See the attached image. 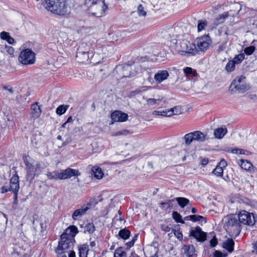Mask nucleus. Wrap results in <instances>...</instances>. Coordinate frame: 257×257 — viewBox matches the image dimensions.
Segmentation results:
<instances>
[{"label":"nucleus","instance_id":"5fc2aeb1","mask_svg":"<svg viewBox=\"0 0 257 257\" xmlns=\"http://www.w3.org/2000/svg\"><path fill=\"white\" fill-rule=\"evenodd\" d=\"M138 12L140 16H146V12L144 11L142 5H140L138 7Z\"/></svg>","mask_w":257,"mask_h":257},{"label":"nucleus","instance_id":"f257e3e1","mask_svg":"<svg viewBox=\"0 0 257 257\" xmlns=\"http://www.w3.org/2000/svg\"><path fill=\"white\" fill-rule=\"evenodd\" d=\"M43 5L48 11L57 15H64L67 13L66 0H43Z\"/></svg>","mask_w":257,"mask_h":257},{"label":"nucleus","instance_id":"bf43d9fd","mask_svg":"<svg viewBox=\"0 0 257 257\" xmlns=\"http://www.w3.org/2000/svg\"><path fill=\"white\" fill-rule=\"evenodd\" d=\"M129 133V132L127 130H123L121 131L117 132L113 135L114 136H118L120 135H126Z\"/></svg>","mask_w":257,"mask_h":257},{"label":"nucleus","instance_id":"3c124183","mask_svg":"<svg viewBox=\"0 0 257 257\" xmlns=\"http://www.w3.org/2000/svg\"><path fill=\"white\" fill-rule=\"evenodd\" d=\"M172 232H173L175 236L180 240H181L183 238V234L181 231L179 229H172Z\"/></svg>","mask_w":257,"mask_h":257},{"label":"nucleus","instance_id":"864d4df0","mask_svg":"<svg viewBox=\"0 0 257 257\" xmlns=\"http://www.w3.org/2000/svg\"><path fill=\"white\" fill-rule=\"evenodd\" d=\"M56 253L57 254L58 257H67L66 253L67 251L64 250H59L58 248H56Z\"/></svg>","mask_w":257,"mask_h":257},{"label":"nucleus","instance_id":"a19ab883","mask_svg":"<svg viewBox=\"0 0 257 257\" xmlns=\"http://www.w3.org/2000/svg\"><path fill=\"white\" fill-rule=\"evenodd\" d=\"M208 23L206 20H201L198 21L197 29L198 32L203 30L207 25Z\"/></svg>","mask_w":257,"mask_h":257},{"label":"nucleus","instance_id":"49530a36","mask_svg":"<svg viewBox=\"0 0 257 257\" xmlns=\"http://www.w3.org/2000/svg\"><path fill=\"white\" fill-rule=\"evenodd\" d=\"M235 65L234 62L229 60L226 65L225 70L229 72L232 71L235 68Z\"/></svg>","mask_w":257,"mask_h":257},{"label":"nucleus","instance_id":"2f4dec72","mask_svg":"<svg viewBox=\"0 0 257 257\" xmlns=\"http://www.w3.org/2000/svg\"><path fill=\"white\" fill-rule=\"evenodd\" d=\"M163 100V97H159L158 98H147L146 99L147 104L148 106H152L154 105H159L160 102Z\"/></svg>","mask_w":257,"mask_h":257},{"label":"nucleus","instance_id":"f8f14e48","mask_svg":"<svg viewBox=\"0 0 257 257\" xmlns=\"http://www.w3.org/2000/svg\"><path fill=\"white\" fill-rule=\"evenodd\" d=\"M111 123L114 122H124L128 118L127 114L120 110H115L111 114Z\"/></svg>","mask_w":257,"mask_h":257},{"label":"nucleus","instance_id":"a18cd8bd","mask_svg":"<svg viewBox=\"0 0 257 257\" xmlns=\"http://www.w3.org/2000/svg\"><path fill=\"white\" fill-rule=\"evenodd\" d=\"M184 72L186 75H192L193 76L197 75L196 70H193L192 68L189 67L184 68Z\"/></svg>","mask_w":257,"mask_h":257},{"label":"nucleus","instance_id":"bb28decb","mask_svg":"<svg viewBox=\"0 0 257 257\" xmlns=\"http://www.w3.org/2000/svg\"><path fill=\"white\" fill-rule=\"evenodd\" d=\"M91 52L89 46L86 43H82L77 48L76 53H90Z\"/></svg>","mask_w":257,"mask_h":257},{"label":"nucleus","instance_id":"8fccbe9b","mask_svg":"<svg viewBox=\"0 0 257 257\" xmlns=\"http://www.w3.org/2000/svg\"><path fill=\"white\" fill-rule=\"evenodd\" d=\"M255 47L251 46L245 48L244 49V52L247 55H251L255 51Z\"/></svg>","mask_w":257,"mask_h":257},{"label":"nucleus","instance_id":"6ab92c4d","mask_svg":"<svg viewBox=\"0 0 257 257\" xmlns=\"http://www.w3.org/2000/svg\"><path fill=\"white\" fill-rule=\"evenodd\" d=\"M234 242L232 238H227L222 243V247L229 253L234 250Z\"/></svg>","mask_w":257,"mask_h":257},{"label":"nucleus","instance_id":"37998d69","mask_svg":"<svg viewBox=\"0 0 257 257\" xmlns=\"http://www.w3.org/2000/svg\"><path fill=\"white\" fill-rule=\"evenodd\" d=\"M172 217L176 222L184 223V221L182 219V216L177 211H174L172 213Z\"/></svg>","mask_w":257,"mask_h":257},{"label":"nucleus","instance_id":"0eeeda50","mask_svg":"<svg viewBox=\"0 0 257 257\" xmlns=\"http://www.w3.org/2000/svg\"><path fill=\"white\" fill-rule=\"evenodd\" d=\"M74 242L75 239L72 235H69L68 233H63L61 236V239L57 248L59 250H66L71 248Z\"/></svg>","mask_w":257,"mask_h":257},{"label":"nucleus","instance_id":"2eb2a0df","mask_svg":"<svg viewBox=\"0 0 257 257\" xmlns=\"http://www.w3.org/2000/svg\"><path fill=\"white\" fill-rule=\"evenodd\" d=\"M10 189L14 192H18L20 188L19 176L17 174L13 176L10 180Z\"/></svg>","mask_w":257,"mask_h":257},{"label":"nucleus","instance_id":"052dcab7","mask_svg":"<svg viewBox=\"0 0 257 257\" xmlns=\"http://www.w3.org/2000/svg\"><path fill=\"white\" fill-rule=\"evenodd\" d=\"M226 253H223L220 251L215 250L214 252V257H226Z\"/></svg>","mask_w":257,"mask_h":257},{"label":"nucleus","instance_id":"ddd939ff","mask_svg":"<svg viewBox=\"0 0 257 257\" xmlns=\"http://www.w3.org/2000/svg\"><path fill=\"white\" fill-rule=\"evenodd\" d=\"M80 173L78 171L71 168H67L63 170L60 173H58V179H66L69 178L72 176H76L79 175Z\"/></svg>","mask_w":257,"mask_h":257},{"label":"nucleus","instance_id":"c9c22d12","mask_svg":"<svg viewBox=\"0 0 257 257\" xmlns=\"http://www.w3.org/2000/svg\"><path fill=\"white\" fill-rule=\"evenodd\" d=\"M102 200V199L100 197L91 198L89 202L87 203V206L89 207V208L91 207H94L98 202L101 201Z\"/></svg>","mask_w":257,"mask_h":257},{"label":"nucleus","instance_id":"72a5a7b5","mask_svg":"<svg viewBox=\"0 0 257 257\" xmlns=\"http://www.w3.org/2000/svg\"><path fill=\"white\" fill-rule=\"evenodd\" d=\"M204 217L201 215H191L186 216L184 217V220H191L193 222H196L198 221H200L202 219H204Z\"/></svg>","mask_w":257,"mask_h":257},{"label":"nucleus","instance_id":"20e7f679","mask_svg":"<svg viewBox=\"0 0 257 257\" xmlns=\"http://www.w3.org/2000/svg\"><path fill=\"white\" fill-rule=\"evenodd\" d=\"M183 139L186 145L188 146L193 141L203 143L208 140L209 138L206 134L199 131H196L186 134Z\"/></svg>","mask_w":257,"mask_h":257},{"label":"nucleus","instance_id":"0e129e2a","mask_svg":"<svg viewBox=\"0 0 257 257\" xmlns=\"http://www.w3.org/2000/svg\"><path fill=\"white\" fill-rule=\"evenodd\" d=\"M227 166V163L224 160H222L220 161L218 165L217 166H219L221 168H225Z\"/></svg>","mask_w":257,"mask_h":257},{"label":"nucleus","instance_id":"13d9d810","mask_svg":"<svg viewBox=\"0 0 257 257\" xmlns=\"http://www.w3.org/2000/svg\"><path fill=\"white\" fill-rule=\"evenodd\" d=\"M225 48H226V43H222V44H220L218 46L216 51L218 53H219L221 52L224 51Z\"/></svg>","mask_w":257,"mask_h":257},{"label":"nucleus","instance_id":"4d7b16f0","mask_svg":"<svg viewBox=\"0 0 257 257\" xmlns=\"http://www.w3.org/2000/svg\"><path fill=\"white\" fill-rule=\"evenodd\" d=\"M5 49L6 50L7 52L10 55H13L15 52V50L14 48L12 46L6 45Z\"/></svg>","mask_w":257,"mask_h":257},{"label":"nucleus","instance_id":"7ed1b4c3","mask_svg":"<svg viewBox=\"0 0 257 257\" xmlns=\"http://www.w3.org/2000/svg\"><path fill=\"white\" fill-rule=\"evenodd\" d=\"M224 221V228L229 236H236L240 233L241 223L237 217L233 215L227 216Z\"/></svg>","mask_w":257,"mask_h":257},{"label":"nucleus","instance_id":"412c9836","mask_svg":"<svg viewBox=\"0 0 257 257\" xmlns=\"http://www.w3.org/2000/svg\"><path fill=\"white\" fill-rule=\"evenodd\" d=\"M32 112L31 115L34 118H37L39 117L41 110L38 103L33 104L31 106Z\"/></svg>","mask_w":257,"mask_h":257},{"label":"nucleus","instance_id":"4468645a","mask_svg":"<svg viewBox=\"0 0 257 257\" xmlns=\"http://www.w3.org/2000/svg\"><path fill=\"white\" fill-rule=\"evenodd\" d=\"M169 74L167 70H159L154 75V79L157 83H161L162 82L166 80L169 77Z\"/></svg>","mask_w":257,"mask_h":257},{"label":"nucleus","instance_id":"423d86ee","mask_svg":"<svg viewBox=\"0 0 257 257\" xmlns=\"http://www.w3.org/2000/svg\"><path fill=\"white\" fill-rule=\"evenodd\" d=\"M173 43H175L174 42ZM175 44L178 51L192 54H195L197 52L196 45L187 40H183L179 43L176 42Z\"/></svg>","mask_w":257,"mask_h":257},{"label":"nucleus","instance_id":"ea45409f","mask_svg":"<svg viewBox=\"0 0 257 257\" xmlns=\"http://www.w3.org/2000/svg\"><path fill=\"white\" fill-rule=\"evenodd\" d=\"M68 231H69V233H68L70 235H72L74 237V236L77 234L78 232V229L77 227H76L74 225L70 226L66 230V232L67 233Z\"/></svg>","mask_w":257,"mask_h":257},{"label":"nucleus","instance_id":"4c0bfd02","mask_svg":"<svg viewBox=\"0 0 257 257\" xmlns=\"http://www.w3.org/2000/svg\"><path fill=\"white\" fill-rule=\"evenodd\" d=\"M232 10H231L230 11H233L234 13L231 15V16H234L235 15H236L238 13V12L241 10V5L238 3H234L232 7Z\"/></svg>","mask_w":257,"mask_h":257},{"label":"nucleus","instance_id":"f704fd0d","mask_svg":"<svg viewBox=\"0 0 257 257\" xmlns=\"http://www.w3.org/2000/svg\"><path fill=\"white\" fill-rule=\"evenodd\" d=\"M88 247L86 245H83L79 248L80 257H87Z\"/></svg>","mask_w":257,"mask_h":257},{"label":"nucleus","instance_id":"c756f323","mask_svg":"<svg viewBox=\"0 0 257 257\" xmlns=\"http://www.w3.org/2000/svg\"><path fill=\"white\" fill-rule=\"evenodd\" d=\"M239 164L242 169L246 171H250L253 167L252 164L247 160H240Z\"/></svg>","mask_w":257,"mask_h":257},{"label":"nucleus","instance_id":"dca6fc26","mask_svg":"<svg viewBox=\"0 0 257 257\" xmlns=\"http://www.w3.org/2000/svg\"><path fill=\"white\" fill-rule=\"evenodd\" d=\"M94 56L92 51L90 53H76V58L78 61L84 63L87 61L90 58Z\"/></svg>","mask_w":257,"mask_h":257},{"label":"nucleus","instance_id":"a211bd4d","mask_svg":"<svg viewBox=\"0 0 257 257\" xmlns=\"http://www.w3.org/2000/svg\"><path fill=\"white\" fill-rule=\"evenodd\" d=\"M116 71H122V77H126L131 75L130 70L131 69V66L129 64H125L124 66H118L116 68Z\"/></svg>","mask_w":257,"mask_h":257},{"label":"nucleus","instance_id":"7c9ffc66","mask_svg":"<svg viewBox=\"0 0 257 257\" xmlns=\"http://www.w3.org/2000/svg\"><path fill=\"white\" fill-rule=\"evenodd\" d=\"M175 199L181 208H184L186 206L188 205L190 202L189 199L184 197H177Z\"/></svg>","mask_w":257,"mask_h":257},{"label":"nucleus","instance_id":"6e6d98bb","mask_svg":"<svg viewBox=\"0 0 257 257\" xmlns=\"http://www.w3.org/2000/svg\"><path fill=\"white\" fill-rule=\"evenodd\" d=\"M30 158L29 156H25L23 157V160L26 168L33 166V165L29 162V159Z\"/></svg>","mask_w":257,"mask_h":257},{"label":"nucleus","instance_id":"9b49d317","mask_svg":"<svg viewBox=\"0 0 257 257\" xmlns=\"http://www.w3.org/2000/svg\"><path fill=\"white\" fill-rule=\"evenodd\" d=\"M190 236L194 237L198 241L203 242L206 239V234L202 231L199 226H197L194 229L191 230Z\"/></svg>","mask_w":257,"mask_h":257},{"label":"nucleus","instance_id":"de8ad7c7","mask_svg":"<svg viewBox=\"0 0 257 257\" xmlns=\"http://www.w3.org/2000/svg\"><path fill=\"white\" fill-rule=\"evenodd\" d=\"M223 169L219 166H216V167L213 171V173L217 176H221L223 174Z\"/></svg>","mask_w":257,"mask_h":257},{"label":"nucleus","instance_id":"393cba45","mask_svg":"<svg viewBox=\"0 0 257 257\" xmlns=\"http://www.w3.org/2000/svg\"><path fill=\"white\" fill-rule=\"evenodd\" d=\"M183 249L184 251V253L189 257L192 256L195 251V247L192 244L184 245Z\"/></svg>","mask_w":257,"mask_h":257},{"label":"nucleus","instance_id":"b1692460","mask_svg":"<svg viewBox=\"0 0 257 257\" xmlns=\"http://www.w3.org/2000/svg\"><path fill=\"white\" fill-rule=\"evenodd\" d=\"M21 247L17 245H13V246L10 249V251L12 257H20L21 253Z\"/></svg>","mask_w":257,"mask_h":257},{"label":"nucleus","instance_id":"c03bdc74","mask_svg":"<svg viewBox=\"0 0 257 257\" xmlns=\"http://www.w3.org/2000/svg\"><path fill=\"white\" fill-rule=\"evenodd\" d=\"M168 109L164 110L163 111L154 110L153 114L156 115H161L165 117H170V114L168 112Z\"/></svg>","mask_w":257,"mask_h":257},{"label":"nucleus","instance_id":"58836bf2","mask_svg":"<svg viewBox=\"0 0 257 257\" xmlns=\"http://www.w3.org/2000/svg\"><path fill=\"white\" fill-rule=\"evenodd\" d=\"M126 253L121 247L117 248L114 252V257H126Z\"/></svg>","mask_w":257,"mask_h":257},{"label":"nucleus","instance_id":"6e6552de","mask_svg":"<svg viewBox=\"0 0 257 257\" xmlns=\"http://www.w3.org/2000/svg\"><path fill=\"white\" fill-rule=\"evenodd\" d=\"M245 77L240 76L236 78L231 83L230 88L231 90L236 91L239 93H243L247 90L245 84Z\"/></svg>","mask_w":257,"mask_h":257},{"label":"nucleus","instance_id":"9d476101","mask_svg":"<svg viewBox=\"0 0 257 257\" xmlns=\"http://www.w3.org/2000/svg\"><path fill=\"white\" fill-rule=\"evenodd\" d=\"M212 41L210 38L207 35L198 38L196 40L197 52L200 51L204 52L206 51L210 46Z\"/></svg>","mask_w":257,"mask_h":257},{"label":"nucleus","instance_id":"f3484780","mask_svg":"<svg viewBox=\"0 0 257 257\" xmlns=\"http://www.w3.org/2000/svg\"><path fill=\"white\" fill-rule=\"evenodd\" d=\"M227 133V128L225 126H222L219 128H217L214 130L213 135L216 139H221Z\"/></svg>","mask_w":257,"mask_h":257},{"label":"nucleus","instance_id":"39448f33","mask_svg":"<svg viewBox=\"0 0 257 257\" xmlns=\"http://www.w3.org/2000/svg\"><path fill=\"white\" fill-rule=\"evenodd\" d=\"M19 61L23 65H31L35 62V53L31 49L23 50L18 57Z\"/></svg>","mask_w":257,"mask_h":257},{"label":"nucleus","instance_id":"774afa93","mask_svg":"<svg viewBox=\"0 0 257 257\" xmlns=\"http://www.w3.org/2000/svg\"><path fill=\"white\" fill-rule=\"evenodd\" d=\"M252 251L257 254V241L252 243Z\"/></svg>","mask_w":257,"mask_h":257},{"label":"nucleus","instance_id":"e2e57ef3","mask_svg":"<svg viewBox=\"0 0 257 257\" xmlns=\"http://www.w3.org/2000/svg\"><path fill=\"white\" fill-rule=\"evenodd\" d=\"M161 229L165 232H169L171 230V228L166 224L161 225Z\"/></svg>","mask_w":257,"mask_h":257},{"label":"nucleus","instance_id":"c85d7f7f","mask_svg":"<svg viewBox=\"0 0 257 257\" xmlns=\"http://www.w3.org/2000/svg\"><path fill=\"white\" fill-rule=\"evenodd\" d=\"M168 112L170 114V116L173 115H179L183 112L182 107L180 105L174 106V107L168 109Z\"/></svg>","mask_w":257,"mask_h":257},{"label":"nucleus","instance_id":"680f3d73","mask_svg":"<svg viewBox=\"0 0 257 257\" xmlns=\"http://www.w3.org/2000/svg\"><path fill=\"white\" fill-rule=\"evenodd\" d=\"M217 239L214 236L210 241V246L215 247L217 244Z\"/></svg>","mask_w":257,"mask_h":257},{"label":"nucleus","instance_id":"1a4fd4ad","mask_svg":"<svg viewBox=\"0 0 257 257\" xmlns=\"http://www.w3.org/2000/svg\"><path fill=\"white\" fill-rule=\"evenodd\" d=\"M240 223L248 225H253L256 221V217L253 213L242 210L237 216Z\"/></svg>","mask_w":257,"mask_h":257},{"label":"nucleus","instance_id":"69168bd1","mask_svg":"<svg viewBox=\"0 0 257 257\" xmlns=\"http://www.w3.org/2000/svg\"><path fill=\"white\" fill-rule=\"evenodd\" d=\"M146 89H138L134 91H133L131 92V94L132 95L139 94L143 91H144Z\"/></svg>","mask_w":257,"mask_h":257},{"label":"nucleus","instance_id":"cd10ccee","mask_svg":"<svg viewBox=\"0 0 257 257\" xmlns=\"http://www.w3.org/2000/svg\"><path fill=\"white\" fill-rule=\"evenodd\" d=\"M91 171L93 173L94 177L98 179H100L103 176V173L101 169L97 166H93L91 168Z\"/></svg>","mask_w":257,"mask_h":257},{"label":"nucleus","instance_id":"e433bc0d","mask_svg":"<svg viewBox=\"0 0 257 257\" xmlns=\"http://www.w3.org/2000/svg\"><path fill=\"white\" fill-rule=\"evenodd\" d=\"M69 107L68 105H60L56 109V112L58 115L64 114Z\"/></svg>","mask_w":257,"mask_h":257},{"label":"nucleus","instance_id":"09e8293b","mask_svg":"<svg viewBox=\"0 0 257 257\" xmlns=\"http://www.w3.org/2000/svg\"><path fill=\"white\" fill-rule=\"evenodd\" d=\"M95 230V226L92 223H88L85 226V231H87L89 234L92 233Z\"/></svg>","mask_w":257,"mask_h":257},{"label":"nucleus","instance_id":"f03ea898","mask_svg":"<svg viewBox=\"0 0 257 257\" xmlns=\"http://www.w3.org/2000/svg\"><path fill=\"white\" fill-rule=\"evenodd\" d=\"M84 4L88 8L89 13L97 17L102 16L107 9L104 0H85Z\"/></svg>","mask_w":257,"mask_h":257},{"label":"nucleus","instance_id":"4be33fe9","mask_svg":"<svg viewBox=\"0 0 257 257\" xmlns=\"http://www.w3.org/2000/svg\"><path fill=\"white\" fill-rule=\"evenodd\" d=\"M0 37L1 39L6 40L9 44L13 45L16 43L14 38H13L10 35V33L5 31H3L0 33Z\"/></svg>","mask_w":257,"mask_h":257},{"label":"nucleus","instance_id":"a878e982","mask_svg":"<svg viewBox=\"0 0 257 257\" xmlns=\"http://www.w3.org/2000/svg\"><path fill=\"white\" fill-rule=\"evenodd\" d=\"M27 169V175H26V179L27 181L31 182L35 178V172H36L35 170V168L34 166H32Z\"/></svg>","mask_w":257,"mask_h":257},{"label":"nucleus","instance_id":"79ce46f5","mask_svg":"<svg viewBox=\"0 0 257 257\" xmlns=\"http://www.w3.org/2000/svg\"><path fill=\"white\" fill-rule=\"evenodd\" d=\"M244 59V55L243 53L239 54L238 55L235 56L232 60H231L232 61L234 62L235 64H238L240 63Z\"/></svg>","mask_w":257,"mask_h":257},{"label":"nucleus","instance_id":"473e14b6","mask_svg":"<svg viewBox=\"0 0 257 257\" xmlns=\"http://www.w3.org/2000/svg\"><path fill=\"white\" fill-rule=\"evenodd\" d=\"M130 234V231L126 228L120 229L118 232L119 236L125 240L129 238Z\"/></svg>","mask_w":257,"mask_h":257},{"label":"nucleus","instance_id":"338daca9","mask_svg":"<svg viewBox=\"0 0 257 257\" xmlns=\"http://www.w3.org/2000/svg\"><path fill=\"white\" fill-rule=\"evenodd\" d=\"M9 191H11L10 188L9 186H3L1 189V192L2 193H6Z\"/></svg>","mask_w":257,"mask_h":257},{"label":"nucleus","instance_id":"aec40b11","mask_svg":"<svg viewBox=\"0 0 257 257\" xmlns=\"http://www.w3.org/2000/svg\"><path fill=\"white\" fill-rule=\"evenodd\" d=\"M89 209V207L86 206L84 208H81L76 209L73 213L72 217L74 220H77L79 217L82 216Z\"/></svg>","mask_w":257,"mask_h":257},{"label":"nucleus","instance_id":"603ef678","mask_svg":"<svg viewBox=\"0 0 257 257\" xmlns=\"http://www.w3.org/2000/svg\"><path fill=\"white\" fill-rule=\"evenodd\" d=\"M47 177L49 179H58V173L56 172H49L47 174Z\"/></svg>","mask_w":257,"mask_h":257},{"label":"nucleus","instance_id":"5701e85b","mask_svg":"<svg viewBox=\"0 0 257 257\" xmlns=\"http://www.w3.org/2000/svg\"><path fill=\"white\" fill-rule=\"evenodd\" d=\"M229 16L230 15L229 14L228 12H224L222 14L219 15L215 20L214 24L217 26L223 23L225 19Z\"/></svg>","mask_w":257,"mask_h":257}]
</instances>
